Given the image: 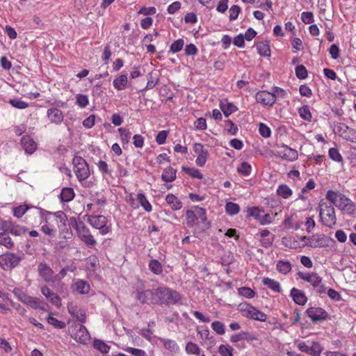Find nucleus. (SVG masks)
Here are the masks:
<instances>
[{"label":"nucleus","instance_id":"obj_21","mask_svg":"<svg viewBox=\"0 0 356 356\" xmlns=\"http://www.w3.org/2000/svg\"><path fill=\"white\" fill-rule=\"evenodd\" d=\"M338 131L339 136L343 139L352 143H356V130L342 124L338 127Z\"/></svg>","mask_w":356,"mask_h":356},{"label":"nucleus","instance_id":"obj_22","mask_svg":"<svg viewBox=\"0 0 356 356\" xmlns=\"http://www.w3.org/2000/svg\"><path fill=\"white\" fill-rule=\"evenodd\" d=\"M67 311L73 317L76 318L81 323L86 322V312L82 308L79 307L77 305L73 302H70L67 305Z\"/></svg>","mask_w":356,"mask_h":356},{"label":"nucleus","instance_id":"obj_6","mask_svg":"<svg viewBox=\"0 0 356 356\" xmlns=\"http://www.w3.org/2000/svg\"><path fill=\"white\" fill-rule=\"evenodd\" d=\"M13 293L19 301L35 309H39L42 311L49 309V305L44 301L38 298L29 296L19 288H15L13 290Z\"/></svg>","mask_w":356,"mask_h":356},{"label":"nucleus","instance_id":"obj_29","mask_svg":"<svg viewBox=\"0 0 356 356\" xmlns=\"http://www.w3.org/2000/svg\"><path fill=\"white\" fill-rule=\"evenodd\" d=\"M128 78L127 74H122L116 76L113 82L114 88L118 90H123L127 88Z\"/></svg>","mask_w":356,"mask_h":356},{"label":"nucleus","instance_id":"obj_40","mask_svg":"<svg viewBox=\"0 0 356 356\" xmlns=\"http://www.w3.org/2000/svg\"><path fill=\"white\" fill-rule=\"evenodd\" d=\"M74 190L72 188H64L60 194V201L68 202L74 199Z\"/></svg>","mask_w":356,"mask_h":356},{"label":"nucleus","instance_id":"obj_44","mask_svg":"<svg viewBox=\"0 0 356 356\" xmlns=\"http://www.w3.org/2000/svg\"><path fill=\"white\" fill-rule=\"evenodd\" d=\"M237 172L244 177H248L251 174L252 166L249 163L246 161L242 162L238 165Z\"/></svg>","mask_w":356,"mask_h":356},{"label":"nucleus","instance_id":"obj_10","mask_svg":"<svg viewBox=\"0 0 356 356\" xmlns=\"http://www.w3.org/2000/svg\"><path fill=\"white\" fill-rule=\"evenodd\" d=\"M74 172L79 181L87 179L90 175L89 166L86 161L81 156H76L72 160Z\"/></svg>","mask_w":356,"mask_h":356},{"label":"nucleus","instance_id":"obj_18","mask_svg":"<svg viewBox=\"0 0 356 356\" xmlns=\"http://www.w3.org/2000/svg\"><path fill=\"white\" fill-rule=\"evenodd\" d=\"M306 314L313 322L324 321L328 318L327 312L321 307H309L306 310Z\"/></svg>","mask_w":356,"mask_h":356},{"label":"nucleus","instance_id":"obj_54","mask_svg":"<svg viewBox=\"0 0 356 356\" xmlns=\"http://www.w3.org/2000/svg\"><path fill=\"white\" fill-rule=\"evenodd\" d=\"M184 41L183 39H178L175 40L170 47V51L172 53H177L179 52L184 47Z\"/></svg>","mask_w":356,"mask_h":356},{"label":"nucleus","instance_id":"obj_5","mask_svg":"<svg viewBox=\"0 0 356 356\" xmlns=\"http://www.w3.org/2000/svg\"><path fill=\"white\" fill-rule=\"evenodd\" d=\"M72 227L76 231L79 239L88 248H92L97 244V241L91 234L89 228L81 220L75 218L70 220Z\"/></svg>","mask_w":356,"mask_h":356},{"label":"nucleus","instance_id":"obj_57","mask_svg":"<svg viewBox=\"0 0 356 356\" xmlns=\"http://www.w3.org/2000/svg\"><path fill=\"white\" fill-rule=\"evenodd\" d=\"M297 216L296 215H291L285 216L283 225L286 229H293L294 223L296 220Z\"/></svg>","mask_w":356,"mask_h":356},{"label":"nucleus","instance_id":"obj_26","mask_svg":"<svg viewBox=\"0 0 356 356\" xmlns=\"http://www.w3.org/2000/svg\"><path fill=\"white\" fill-rule=\"evenodd\" d=\"M21 145L26 153L29 154H33L37 149L35 142L28 135L22 137Z\"/></svg>","mask_w":356,"mask_h":356},{"label":"nucleus","instance_id":"obj_61","mask_svg":"<svg viewBox=\"0 0 356 356\" xmlns=\"http://www.w3.org/2000/svg\"><path fill=\"white\" fill-rule=\"evenodd\" d=\"M240 296L247 298H252L255 296V292L249 287H241L238 289Z\"/></svg>","mask_w":356,"mask_h":356},{"label":"nucleus","instance_id":"obj_3","mask_svg":"<svg viewBox=\"0 0 356 356\" xmlns=\"http://www.w3.org/2000/svg\"><path fill=\"white\" fill-rule=\"evenodd\" d=\"M155 305H175L181 299L179 293L166 286H159L154 289Z\"/></svg>","mask_w":356,"mask_h":356},{"label":"nucleus","instance_id":"obj_59","mask_svg":"<svg viewBox=\"0 0 356 356\" xmlns=\"http://www.w3.org/2000/svg\"><path fill=\"white\" fill-rule=\"evenodd\" d=\"M328 154L330 158L336 162H341L343 160L341 154L336 148H330L328 151Z\"/></svg>","mask_w":356,"mask_h":356},{"label":"nucleus","instance_id":"obj_62","mask_svg":"<svg viewBox=\"0 0 356 356\" xmlns=\"http://www.w3.org/2000/svg\"><path fill=\"white\" fill-rule=\"evenodd\" d=\"M296 75L300 79H304L307 76V70L306 67L300 65L296 67Z\"/></svg>","mask_w":356,"mask_h":356},{"label":"nucleus","instance_id":"obj_36","mask_svg":"<svg viewBox=\"0 0 356 356\" xmlns=\"http://www.w3.org/2000/svg\"><path fill=\"white\" fill-rule=\"evenodd\" d=\"M276 192L280 197L284 199L289 198L293 194V191L290 187L284 184L279 185Z\"/></svg>","mask_w":356,"mask_h":356},{"label":"nucleus","instance_id":"obj_7","mask_svg":"<svg viewBox=\"0 0 356 356\" xmlns=\"http://www.w3.org/2000/svg\"><path fill=\"white\" fill-rule=\"evenodd\" d=\"M145 282L138 279L136 286V298L142 304L155 305L154 289H145Z\"/></svg>","mask_w":356,"mask_h":356},{"label":"nucleus","instance_id":"obj_2","mask_svg":"<svg viewBox=\"0 0 356 356\" xmlns=\"http://www.w3.org/2000/svg\"><path fill=\"white\" fill-rule=\"evenodd\" d=\"M326 198L339 210L348 214L355 213V207L353 202L341 193L329 190L326 193Z\"/></svg>","mask_w":356,"mask_h":356},{"label":"nucleus","instance_id":"obj_8","mask_svg":"<svg viewBox=\"0 0 356 356\" xmlns=\"http://www.w3.org/2000/svg\"><path fill=\"white\" fill-rule=\"evenodd\" d=\"M320 218L322 223L328 227H332L337 222L335 211L332 204L321 202L318 205Z\"/></svg>","mask_w":356,"mask_h":356},{"label":"nucleus","instance_id":"obj_63","mask_svg":"<svg viewBox=\"0 0 356 356\" xmlns=\"http://www.w3.org/2000/svg\"><path fill=\"white\" fill-rule=\"evenodd\" d=\"M248 215L254 217L256 220H260L261 217V211L257 207H253L248 209Z\"/></svg>","mask_w":356,"mask_h":356},{"label":"nucleus","instance_id":"obj_13","mask_svg":"<svg viewBox=\"0 0 356 356\" xmlns=\"http://www.w3.org/2000/svg\"><path fill=\"white\" fill-rule=\"evenodd\" d=\"M22 257L12 252H6L0 255V266L5 270L16 267L22 261Z\"/></svg>","mask_w":356,"mask_h":356},{"label":"nucleus","instance_id":"obj_48","mask_svg":"<svg viewBox=\"0 0 356 356\" xmlns=\"http://www.w3.org/2000/svg\"><path fill=\"white\" fill-rule=\"evenodd\" d=\"M118 132L120 136L121 141L123 145L128 144L130 141L131 134L129 129L124 128H119Z\"/></svg>","mask_w":356,"mask_h":356},{"label":"nucleus","instance_id":"obj_56","mask_svg":"<svg viewBox=\"0 0 356 356\" xmlns=\"http://www.w3.org/2000/svg\"><path fill=\"white\" fill-rule=\"evenodd\" d=\"M241 9L240 6H238L237 5H234L232 6H231V8L229 10V20L230 21L236 20L238 18V15L241 13Z\"/></svg>","mask_w":356,"mask_h":356},{"label":"nucleus","instance_id":"obj_42","mask_svg":"<svg viewBox=\"0 0 356 356\" xmlns=\"http://www.w3.org/2000/svg\"><path fill=\"white\" fill-rule=\"evenodd\" d=\"M137 200L140 203V206L143 208V209L147 212H150L152 210V207L150 202L147 199L146 196L144 193H138L137 195Z\"/></svg>","mask_w":356,"mask_h":356},{"label":"nucleus","instance_id":"obj_58","mask_svg":"<svg viewBox=\"0 0 356 356\" xmlns=\"http://www.w3.org/2000/svg\"><path fill=\"white\" fill-rule=\"evenodd\" d=\"M9 103L12 106L18 109H24L29 106V104L26 102L19 99H10Z\"/></svg>","mask_w":356,"mask_h":356},{"label":"nucleus","instance_id":"obj_47","mask_svg":"<svg viewBox=\"0 0 356 356\" xmlns=\"http://www.w3.org/2000/svg\"><path fill=\"white\" fill-rule=\"evenodd\" d=\"M182 170L184 171L186 174L190 175L191 177L197 178L198 179H202L203 175L201 172L195 168H188V167H182Z\"/></svg>","mask_w":356,"mask_h":356},{"label":"nucleus","instance_id":"obj_4","mask_svg":"<svg viewBox=\"0 0 356 356\" xmlns=\"http://www.w3.org/2000/svg\"><path fill=\"white\" fill-rule=\"evenodd\" d=\"M33 209L32 214L40 217V230L49 236H54L56 232L51 223L54 218V214L41 208L33 207Z\"/></svg>","mask_w":356,"mask_h":356},{"label":"nucleus","instance_id":"obj_38","mask_svg":"<svg viewBox=\"0 0 356 356\" xmlns=\"http://www.w3.org/2000/svg\"><path fill=\"white\" fill-rule=\"evenodd\" d=\"M277 270L283 275L288 274L292 269V266L289 261L280 260L276 265Z\"/></svg>","mask_w":356,"mask_h":356},{"label":"nucleus","instance_id":"obj_64","mask_svg":"<svg viewBox=\"0 0 356 356\" xmlns=\"http://www.w3.org/2000/svg\"><path fill=\"white\" fill-rule=\"evenodd\" d=\"M125 350L134 356H145L147 355L145 350L132 347H128Z\"/></svg>","mask_w":356,"mask_h":356},{"label":"nucleus","instance_id":"obj_30","mask_svg":"<svg viewBox=\"0 0 356 356\" xmlns=\"http://www.w3.org/2000/svg\"><path fill=\"white\" fill-rule=\"evenodd\" d=\"M0 245L6 247L7 249H12L14 247L12 238L2 227H0Z\"/></svg>","mask_w":356,"mask_h":356},{"label":"nucleus","instance_id":"obj_14","mask_svg":"<svg viewBox=\"0 0 356 356\" xmlns=\"http://www.w3.org/2000/svg\"><path fill=\"white\" fill-rule=\"evenodd\" d=\"M241 311L243 312V315L248 318L261 322H265L266 321V314L251 305H241Z\"/></svg>","mask_w":356,"mask_h":356},{"label":"nucleus","instance_id":"obj_50","mask_svg":"<svg viewBox=\"0 0 356 356\" xmlns=\"http://www.w3.org/2000/svg\"><path fill=\"white\" fill-rule=\"evenodd\" d=\"M47 321L49 324L58 329H63L66 325L65 322L59 321L57 318L53 317L51 314L47 316Z\"/></svg>","mask_w":356,"mask_h":356},{"label":"nucleus","instance_id":"obj_17","mask_svg":"<svg viewBox=\"0 0 356 356\" xmlns=\"http://www.w3.org/2000/svg\"><path fill=\"white\" fill-rule=\"evenodd\" d=\"M257 103L264 106H271L275 103V96L267 90H260L255 94Z\"/></svg>","mask_w":356,"mask_h":356},{"label":"nucleus","instance_id":"obj_12","mask_svg":"<svg viewBox=\"0 0 356 356\" xmlns=\"http://www.w3.org/2000/svg\"><path fill=\"white\" fill-rule=\"evenodd\" d=\"M299 350L312 356H320L323 350V346L316 341H300L297 344Z\"/></svg>","mask_w":356,"mask_h":356},{"label":"nucleus","instance_id":"obj_60","mask_svg":"<svg viewBox=\"0 0 356 356\" xmlns=\"http://www.w3.org/2000/svg\"><path fill=\"white\" fill-rule=\"evenodd\" d=\"M97 166L99 170L104 175H111V171L109 169L108 165L104 161L100 160L97 163Z\"/></svg>","mask_w":356,"mask_h":356},{"label":"nucleus","instance_id":"obj_25","mask_svg":"<svg viewBox=\"0 0 356 356\" xmlns=\"http://www.w3.org/2000/svg\"><path fill=\"white\" fill-rule=\"evenodd\" d=\"M47 115L51 123L60 124L64 118L63 112L57 108H51L47 110Z\"/></svg>","mask_w":356,"mask_h":356},{"label":"nucleus","instance_id":"obj_55","mask_svg":"<svg viewBox=\"0 0 356 356\" xmlns=\"http://www.w3.org/2000/svg\"><path fill=\"white\" fill-rule=\"evenodd\" d=\"M76 102L81 108H86L89 104L88 97L86 95L79 94L76 97Z\"/></svg>","mask_w":356,"mask_h":356},{"label":"nucleus","instance_id":"obj_35","mask_svg":"<svg viewBox=\"0 0 356 356\" xmlns=\"http://www.w3.org/2000/svg\"><path fill=\"white\" fill-rule=\"evenodd\" d=\"M159 341L163 345L165 348L170 352L177 353L179 350V346L175 340L160 338Z\"/></svg>","mask_w":356,"mask_h":356},{"label":"nucleus","instance_id":"obj_19","mask_svg":"<svg viewBox=\"0 0 356 356\" xmlns=\"http://www.w3.org/2000/svg\"><path fill=\"white\" fill-rule=\"evenodd\" d=\"M39 275L44 282L50 283L55 282V274L54 270L46 263H40L38 266Z\"/></svg>","mask_w":356,"mask_h":356},{"label":"nucleus","instance_id":"obj_1","mask_svg":"<svg viewBox=\"0 0 356 356\" xmlns=\"http://www.w3.org/2000/svg\"><path fill=\"white\" fill-rule=\"evenodd\" d=\"M186 224L190 228L195 227L201 231H205L211 226L206 209L198 206H194L186 211Z\"/></svg>","mask_w":356,"mask_h":356},{"label":"nucleus","instance_id":"obj_53","mask_svg":"<svg viewBox=\"0 0 356 356\" xmlns=\"http://www.w3.org/2000/svg\"><path fill=\"white\" fill-rule=\"evenodd\" d=\"M30 209H31V207L26 204L19 205V207L13 209V215L15 217L20 218Z\"/></svg>","mask_w":356,"mask_h":356},{"label":"nucleus","instance_id":"obj_32","mask_svg":"<svg viewBox=\"0 0 356 356\" xmlns=\"http://www.w3.org/2000/svg\"><path fill=\"white\" fill-rule=\"evenodd\" d=\"M264 285L271 289L273 291L276 293L282 292V287L279 282L269 277H264L262 280Z\"/></svg>","mask_w":356,"mask_h":356},{"label":"nucleus","instance_id":"obj_43","mask_svg":"<svg viewBox=\"0 0 356 356\" xmlns=\"http://www.w3.org/2000/svg\"><path fill=\"white\" fill-rule=\"evenodd\" d=\"M298 114L300 117L307 122H311L312 119V113L307 105H304L298 108Z\"/></svg>","mask_w":356,"mask_h":356},{"label":"nucleus","instance_id":"obj_39","mask_svg":"<svg viewBox=\"0 0 356 356\" xmlns=\"http://www.w3.org/2000/svg\"><path fill=\"white\" fill-rule=\"evenodd\" d=\"M148 267L150 271L154 275H159L163 273V266L157 259H150L148 264Z\"/></svg>","mask_w":356,"mask_h":356},{"label":"nucleus","instance_id":"obj_27","mask_svg":"<svg viewBox=\"0 0 356 356\" xmlns=\"http://www.w3.org/2000/svg\"><path fill=\"white\" fill-rule=\"evenodd\" d=\"M73 291L79 294L86 295L90 291V284L83 280H78L72 286Z\"/></svg>","mask_w":356,"mask_h":356},{"label":"nucleus","instance_id":"obj_23","mask_svg":"<svg viewBox=\"0 0 356 356\" xmlns=\"http://www.w3.org/2000/svg\"><path fill=\"white\" fill-rule=\"evenodd\" d=\"M41 293L45 296L51 304L55 305L57 308L61 306L60 298L54 292H53L47 286L41 287Z\"/></svg>","mask_w":356,"mask_h":356},{"label":"nucleus","instance_id":"obj_24","mask_svg":"<svg viewBox=\"0 0 356 356\" xmlns=\"http://www.w3.org/2000/svg\"><path fill=\"white\" fill-rule=\"evenodd\" d=\"M298 276L302 280L309 282L313 287H316L322 282V278L316 273L298 272Z\"/></svg>","mask_w":356,"mask_h":356},{"label":"nucleus","instance_id":"obj_37","mask_svg":"<svg viewBox=\"0 0 356 356\" xmlns=\"http://www.w3.org/2000/svg\"><path fill=\"white\" fill-rule=\"evenodd\" d=\"M256 47L260 56L264 57H269L270 56V49L267 41L260 42L257 44Z\"/></svg>","mask_w":356,"mask_h":356},{"label":"nucleus","instance_id":"obj_46","mask_svg":"<svg viewBox=\"0 0 356 356\" xmlns=\"http://www.w3.org/2000/svg\"><path fill=\"white\" fill-rule=\"evenodd\" d=\"M225 211L229 216H234L239 213L240 207L236 203L227 202L225 204Z\"/></svg>","mask_w":356,"mask_h":356},{"label":"nucleus","instance_id":"obj_31","mask_svg":"<svg viewBox=\"0 0 356 356\" xmlns=\"http://www.w3.org/2000/svg\"><path fill=\"white\" fill-rule=\"evenodd\" d=\"M165 201L174 211L179 210L182 207V202L173 194H168L165 197Z\"/></svg>","mask_w":356,"mask_h":356},{"label":"nucleus","instance_id":"obj_45","mask_svg":"<svg viewBox=\"0 0 356 356\" xmlns=\"http://www.w3.org/2000/svg\"><path fill=\"white\" fill-rule=\"evenodd\" d=\"M220 356H234V348L229 344H220L218 350Z\"/></svg>","mask_w":356,"mask_h":356},{"label":"nucleus","instance_id":"obj_15","mask_svg":"<svg viewBox=\"0 0 356 356\" xmlns=\"http://www.w3.org/2000/svg\"><path fill=\"white\" fill-rule=\"evenodd\" d=\"M275 156L282 160L293 162L298 159V153L295 149L291 148L286 145L277 147Z\"/></svg>","mask_w":356,"mask_h":356},{"label":"nucleus","instance_id":"obj_41","mask_svg":"<svg viewBox=\"0 0 356 356\" xmlns=\"http://www.w3.org/2000/svg\"><path fill=\"white\" fill-rule=\"evenodd\" d=\"M6 231L15 236H22L26 233L27 229L22 225H10L8 226Z\"/></svg>","mask_w":356,"mask_h":356},{"label":"nucleus","instance_id":"obj_34","mask_svg":"<svg viewBox=\"0 0 356 356\" xmlns=\"http://www.w3.org/2000/svg\"><path fill=\"white\" fill-rule=\"evenodd\" d=\"M176 170L169 166L164 169L161 175V179L165 182H172L176 179Z\"/></svg>","mask_w":356,"mask_h":356},{"label":"nucleus","instance_id":"obj_33","mask_svg":"<svg viewBox=\"0 0 356 356\" xmlns=\"http://www.w3.org/2000/svg\"><path fill=\"white\" fill-rule=\"evenodd\" d=\"M220 108L223 112L225 116L228 117L232 113L237 111V107L232 102H229L227 100L220 102Z\"/></svg>","mask_w":356,"mask_h":356},{"label":"nucleus","instance_id":"obj_9","mask_svg":"<svg viewBox=\"0 0 356 356\" xmlns=\"http://www.w3.org/2000/svg\"><path fill=\"white\" fill-rule=\"evenodd\" d=\"M88 223L95 229L99 231V234L104 236L111 232V225L107 218L103 215H90L88 218Z\"/></svg>","mask_w":356,"mask_h":356},{"label":"nucleus","instance_id":"obj_11","mask_svg":"<svg viewBox=\"0 0 356 356\" xmlns=\"http://www.w3.org/2000/svg\"><path fill=\"white\" fill-rule=\"evenodd\" d=\"M69 332L71 337L78 343L86 345L90 341L91 337L89 332L86 327L81 324L72 326Z\"/></svg>","mask_w":356,"mask_h":356},{"label":"nucleus","instance_id":"obj_51","mask_svg":"<svg viewBox=\"0 0 356 356\" xmlns=\"http://www.w3.org/2000/svg\"><path fill=\"white\" fill-rule=\"evenodd\" d=\"M211 328L219 335H223L225 333V326L220 321H216L211 323Z\"/></svg>","mask_w":356,"mask_h":356},{"label":"nucleus","instance_id":"obj_16","mask_svg":"<svg viewBox=\"0 0 356 356\" xmlns=\"http://www.w3.org/2000/svg\"><path fill=\"white\" fill-rule=\"evenodd\" d=\"M257 339V337L252 332L248 331H241L240 332L233 334L229 338L230 342L234 344L238 348H245V346H240L239 344H237L240 341H253Z\"/></svg>","mask_w":356,"mask_h":356},{"label":"nucleus","instance_id":"obj_49","mask_svg":"<svg viewBox=\"0 0 356 356\" xmlns=\"http://www.w3.org/2000/svg\"><path fill=\"white\" fill-rule=\"evenodd\" d=\"M186 352L189 355H199L200 353V348L197 344L193 342H188L186 345Z\"/></svg>","mask_w":356,"mask_h":356},{"label":"nucleus","instance_id":"obj_20","mask_svg":"<svg viewBox=\"0 0 356 356\" xmlns=\"http://www.w3.org/2000/svg\"><path fill=\"white\" fill-rule=\"evenodd\" d=\"M193 149L197 154L195 163L198 166H204L206 163L208 157V151L206 149L202 143H195L194 144Z\"/></svg>","mask_w":356,"mask_h":356},{"label":"nucleus","instance_id":"obj_28","mask_svg":"<svg viewBox=\"0 0 356 356\" xmlns=\"http://www.w3.org/2000/svg\"><path fill=\"white\" fill-rule=\"evenodd\" d=\"M291 296H292L293 301L299 305H304L307 301V298L305 293L296 288H293L291 290Z\"/></svg>","mask_w":356,"mask_h":356},{"label":"nucleus","instance_id":"obj_52","mask_svg":"<svg viewBox=\"0 0 356 356\" xmlns=\"http://www.w3.org/2000/svg\"><path fill=\"white\" fill-rule=\"evenodd\" d=\"M93 346L102 353H107L110 350V347L106 343L99 339L94 341Z\"/></svg>","mask_w":356,"mask_h":356}]
</instances>
